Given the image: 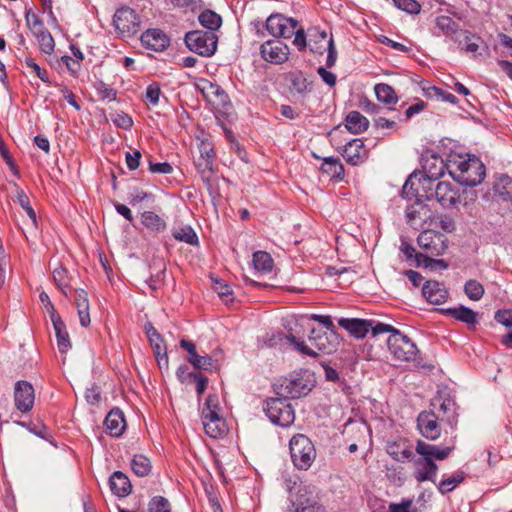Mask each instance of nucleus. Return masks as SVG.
Segmentation results:
<instances>
[{"label": "nucleus", "mask_w": 512, "mask_h": 512, "mask_svg": "<svg viewBox=\"0 0 512 512\" xmlns=\"http://www.w3.org/2000/svg\"><path fill=\"white\" fill-rule=\"evenodd\" d=\"M454 450L453 446L440 447L423 440L416 442L415 451L420 456L413 461L414 478L417 482H436L438 465L434 460H445Z\"/></svg>", "instance_id": "obj_1"}, {"label": "nucleus", "mask_w": 512, "mask_h": 512, "mask_svg": "<svg viewBox=\"0 0 512 512\" xmlns=\"http://www.w3.org/2000/svg\"><path fill=\"white\" fill-rule=\"evenodd\" d=\"M448 172L458 183L472 187L483 181L485 166L474 155H456L448 161Z\"/></svg>", "instance_id": "obj_2"}, {"label": "nucleus", "mask_w": 512, "mask_h": 512, "mask_svg": "<svg viewBox=\"0 0 512 512\" xmlns=\"http://www.w3.org/2000/svg\"><path fill=\"white\" fill-rule=\"evenodd\" d=\"M436 200L443 208H453L460 201V191L449 181L433 183L429 179L422 180V189L415 188L411 199Z\"/></svg>", "instance_id": "obj_3"}, {"label": "nucleus", "mask_w": 512, "mask_h": 512, "mask_svg": "<svg viewBox=\"0 0 512 512\" xmlns=\"http://www.w3.org/2000/svg\"><path fill=\"white\" fill-rule=\"evenodd\" d=\"M423 173L414 172L409 176L402 188V196L406 199H411V194L414 193L415 188L422 189V180L429 179L435 183L441 176L444 175L445 169L448 170V163L434 154L427 155L423 161Z\"/></svg>", "instance_id": "obj_4"}, {"label": "nucleus", "mask_w": 512, "mask_h": 512, "mask_svg": "<svg viewBox=\"0 0 512 512\" xmlns=\"http://www.w3.org/2000/svg\"><path fill=\"white\" fill-rule=\"evenodd\" d=\"M287 340L300 353L311 357H316L319 354H330L336 349L338 344L336 335L329 336L327 332L316 329L311 330V335L308 338L309 345L292 334L287 335Z\"/></svg>", "instance_id": "obj_5"}, {"label": "nucleus", "mask_w": 512, "mask_h": 512, "mask_svg": "<svg viewBox=\"0 0 512 512\" xmlns=\"http://www.w3.org/2000/svg\"><path fill=\"white\" fill-rule=\"evenodd\" d=\"M201 417L203 428L209 437L216 439L225 435L227 426L221 415V407L217 395H208L201 411Z\"/></svg>", "instance_id": "obj_6"}, {"label": "nucleus", "mask_w": 512, "mask_h": 512, "mask_svg": "<svg viewBox=\"0 0 512 512\" xmlns=\"http://www.w3.org/2000/svg\"><path fill=\"white\" fill-rule=\"evenodd\" d=\"M289 449L295 467L307 470L312 466L316 458V450L307 436L303 434L293 436L289 443Z\"/></svg>", "instance_id": "obj_7"}, {"label": "nucleus", "mask_w": 512, "mask_h": 512, "mask_svg": "<svg viewBox=\"0 0 512 512\" xmlns=\"http://www.w3.org/2000/svg\"><path fill=\"white\" fill-rule=\"evenodd\" d=\"M184 40L190 51L204 57L214 55L217 50L218 37L213 32L190 31L185 34Z\"/></svg>", "instance_id": "obj_8"}, {"label": "nucleus", "mask_w": 512, "mask_h": 512, "mask_svg": "<svg viewBox=\"0 0 512 512\" xmlns=\"http://www.w3.org/2000/svg\"><path fill=\"white\" fill-rule=\"evenodd\" d=\"M264 411L272 423L281 427H289L295 420L294 409L286 399H269Z\"/></svg>", "instance_id": "obj_9"}, {"label": "nucleus", "mask_w": 512, "mask_h": 512, "mask_svg": "<svg viewBox=\"0 0 512 512\" xmlns=\"http://www.w3.org/2000/svg\"><path fill=\"white\" fill-rule=\"evenodd\" d=\"M387 345L390 353L399 361L410 362L416 359V345L399 330L389 336Z\"/></svg>", "instance_id": "obj_10"}, {"label": "nucleus", "mask_w": 512, "mask_h": 512, "mask_svg": "<svg viewBox=\"0 0 512 512\" xmlns=\"http://www.w3.org/2000/svg\"><path fill=\"white\" fill-rule=\"evenodd\" d=\"M113 24L118 34L131 37L139 31L141 20L134 9L123 6L116 10Z\"/></svg>", "instance_id": "obj_11"}, {"label": "nucleus", "mask_w": 512, "mask_h": 512, "mask_svg": "<svg viewBox=\"0 0 512 512\" xmlns=\"http://www.w3.org/2000/svg\"><path fill=\"white\" fill-rule=\"evenodd\" d=\"M417 243L421 249L429 256H441L448 248L447 237L435 230H425L417 238Z\"/></svg>", "instance_id": "obj_12"}, {"label": "nucleus", "mask_w": 512, "mask_h": 512, "mask_svg": "<svg viewBox=\"0 0 512 512\" xmlns=\"http://www.w3.org/2000/svg\"><path fill=\"white\" fill-rule=\"evenodd\" d=\"M439 416L433 411H423L417 417L419 433L430 441L437 440L441 435Z\"/></svg>", "instance_id": "obj_13"}, {"label": "nucleus", "mask_w": 512, "mask_h": 512, "mask_svg": "<svg viewBox=\"0 0 512 512\" xmlns=\"http://www.w3.org/2000/svg\"><path fill=\"white\" fill-rule=\"evenodd\" d=\"M297 24V21L293 18H286L276 14L268 17L266 28L275 37L290 38L294 35Z\"/></svg>", "instance_id": "obj_14"}, {"label": "nucleus", "mask_w": 512, "mask_h": 512, "mask_svg": "<svg viewBox=\"0 0 512 512\" xmlns=\"http://www.w3.org/2000/svg\"><path fill=\"white\" fill-rule=\"evenodd\" d=\"M200 158L198 159L196 166L201 173L202 180L206 185H211V176L213 173V162L215 158L214 150L212 145L207 141H202L200 146Z\"/></svg>", "instance_id": "obj_15"}, {"label": "nucleus", "mask_w": 512, "mask_h": 512, "mask_svg": "<svg viewBox=\"0 0 512 512\" xmlns=\"http://www.w3.org/2000/svg\"><path fill=\"white\" fill-rule=\"evenodd\" d=\"M264 60L273 64H282L288 59L289 48L279 40H268L261 45Z\"/></svg>", "instance_id": "obj_16"}, {"label": "nucleus", "mask_w": 512, "mask_h": 512, "mask_svg": "<svg viewBox=\"0 0 512 512\" xmlns=\"http://www.w3.org/2000/svg\"><path fill=\"white\" fill-rule=\"evenodd\" d=\"M35 396L33 386L27 381H18L14 389V401L17 410L22 413L29 412L34 404Z\"/></svg>", "instance_id": "obj_17"}, {"label": "nucleus", "mask_w": 512, "mask_h": 512, "mask_svg": "<svg viewBox=\"0 0 512 512\" xmlns=\"http://www.w3.org/2000/svg\"><path fill=\"white\" fill-rule=\"evenodd\" d=\"M311 390L308 381L301 375L285 379L281 384L280 394L285 398H300Z\"/></svg>", "instance_id": "obj_18"}, {"label": "nucleus", "mask_w": 512, "mask_h": 512, "mask_svg": "<svg viewBox=\"0 0 512 512\" xmlns=\"http://www.w3.org/2000/svg\"><path fill=\"white\" fill-rule=\"evenodd\" d=\"M142 45L150 50L164 51L170 43L168 36L160 29H148L141 35Z\"/></svg>", "instance_id": "obj_19"}, {"label": "nucleus", "mask_w": 512, "mask_h": 512, "mask_svg": "<svg viewBox=\"0 0 512 512\" xmlns=\"http://www.w3.org/2000/svg\"><path fill=\"white\" fill-rule=\"evenodd\" d=\"M422 293L427 301L434 305L445 303L449 296L444 284L438 281H427L423 286Z\"/></svg>", "instance_id": "obj_20"}, {"label": "nucleus", "mask_w": 512, "mask_h": 512, "mask_svg": "<svg viewBox=\"0 0 512 512\" xmlns=\"http://www.w3.org/2000/svg\"><path fill=\"white\" fill-rule=\"evenodd\" d=\"M52 324L57 338V347L60 353L64 354L71 348L69 334L64 322L58 313H52Z\"/></svg>", "instance_id": "obj_21"}, {"label": "nucleus", "mask_w": 512, "mask_h": 512, "mask_svg": "<svg viewBox=\"0 0 512 512\" xmlns=\"http://www.w3.org/2000/svg\"><path fill=\"white\" fill-rule=\"evenodd\" d=\"M338 323L356 338H364L371 327V321L357 318H341Z\"/></svg>", "instance_id": "obj_22"}, {"label": "nucleus", "mask_w": 512, "mask_h": 512, "mask_svg": "<svg viewBox=\"0 0 512 512\" xmlns=\"http://www.w3.org/2000/svg\"><path fill=\"white\" fill-rule=\"evenodd\" d=\"M343 157L352 165L362 163L365 158V150L362 140L354 139L348 142L344 147Z\"/></svg>", "instance_id": "obj_23"}, {"label": "nucleus", "mask_w": 512, "mask_h": 512, "mask_svg": "<svg viewBox=\"0 0 512 512\" xmlns=\"http://www.w3.org/2000/svg\"><path fill=\"white\" fill-rule=\"evenodd\" d=\"M494 196L497 201L512 203V178L508 175H500L493 185Z\"/></svg>", "instance_id": "obj_24"}, {"label": "nucleus", "mask_w": 512, "mask_h": 512, "mask_svg": "<svg viewBox=\"0 0 512 512\" xmlns=\"http://www.w3.org/2000/svg\"><path fill=\"white\" fill-rule=\"evenodd\" d=\"M110 489L118 497H125L131 493L132 485L129 478L121 471L114 472L109 479Z\"/></svg>", "instance_id": "obj_25"}, {"label": "nucleus", "mask_w": 512, "mask_h": 512, "mask_svg": "<svg viewBox=\"0 0 512 512\" xmlns=\"http://www.w3.org/2000/svg\"><path fill=\"white\" fill-rule=\"evenodd\" d=\"M104 425L111 436H120L125 428L123 413L118 409L111 410L105 418Z\"/></svg>", "instance_id": "obj_26"}, {"label": "nucleus", "mask_w": 512, "mask_h": 512, "mask_svg": "<svg viewBox=\"0 0 512 512\" xmlns=\"http://www.w3.org/2000/svg\"><path fill=\"white\" fill-rule=\"evenodd\" d=\"M445 313L455 320L461 321L467 325H475L478 322V314L472 309L463 305L448 308L445 310Z\"/></svg>", "instance_id": "obj_27"}, {"label": "nucleus", "mask_w": 512, "mask_h": 512, "mask_svg": "<svg viewBox=\"0 0 512 512\" xmlns=\"http://www.w3.org/2000/svg\"><path fill=\"white\" fill-rule=\"evenodd\" d=\"M368 119L358 111L350 112L345 119V127L353 134H360L367 130Z\"/></svg>", "instance_id": "obj_28"}, {"label": "nucleus", "mask_w": 512, "mask_h": 512, "mask_svg": "<svg viewBox=\"0 0 512 512\" xmlns=\"http://www.w3.org/2000/svg\"><path fill=\"white\" fill-rule=\"evenodd\" d=\"M75 303L78 309L80 324L87 327L90 324L88 294L83 289L76 290Z\"/></svg>", "instance_id": "obj_29"}, {"label": "nucleus", "mask_w": 512, "mask_h": 512, "mask_svg": "<svg viewBox=\"0 0 512 512\" xmlns=\"http://www.w3.org/2000/svg\"><path fill=\"white\" fill-rule=\"evenodd\" d=\"M421 202L422 200L416 199V203L406 208V219L411 226L419 225L420 221H422L424 217L427 216L428 209L426 205L422 204Z\"/></svg>", "instance_id": "obj_30"}, {"label": "nucleus", "mask_w": 512, "mask_h": 512, "mask_svg": "<svg viewBox=\"0 0 512 512\" xmlns=\"http://www.w3.org/2000/svg\"><path fill=\"white\" fill-rule=\"evenodd\" d=\"M387 453L396 461L405 462L413 457L411 449L405 441L393 442L388 444Z\"/></svg>", "instance_id": "obj_31"}, {"label": "nucleus", "mask_w": 512, "mask_h": 512, "mask_svg": "<svg viewBox=\"0 0 512 512\" xmlns=\"http://www.w3.org/2000/svg\"><path fill=\"white\" fill-rule=\"evenodd\" d=\"M374 91L378 101L391 105L396 104L398 102V96L395 90L388 84L379 83L374 87Z\"/></svg>", "instance_id": "obj_32"}, {"label": "nucleus", "mask_w": 512, "mask_h": 512, "mask_svg": "<svg viewBox=\"0 0 512 512\" xmlns=\"http://www.w3.org/2000/svg\"><path fill=\"white\" fill-rule=\"evenodd\" d=\"M141 223L148 229L161 232L166 229L165 221L153 211H145L141 215Z\"/></svg>", "instance_id": "obj_33"}, {"label": "nucleus", "mask_w": 512, "mask_h": 512, "mask_svg": "<svg viewBox=\"0 0 512 512\" xmlns=\"http://www.w3.org/2000/svg\"><path fill=\"white\" fill-rule=\"evenodd\" d=\"M198 20L203 27L213 33L218 30L222 24L221 16L212 10H205L200 13Z\"/></svg>", "instance_id": "obj_34"}, {"label": "nucleus", "mask_w": 512, "mask_h": 512, "mask_svg": "<svg viewBox=\"0 0 512 512\" xmlns=\"http://www.w3.org/2000/svg\"><path fill=\"white\" fill-rule=\"evenodd\" d=\"M172 235L178 241L184 242L192 246L198 245V236L194 229L190 226H182L175 228L172 231Z\"/></svg>", "instance_id": "obj_35"}, {"label": "nucleus", "mask_w": 512, "mask_h": 512, "mask_svg": "<svg viewBox=\"0 0 512 512\" xmlns=\"http://www.w3.org/2000/svg\"><path fill=\"white\" fill-rule=\"evenodd\" d=\"M464 43L462 46V49L465 50L467 53L472 54L474 57L477 55H481L479 52L481 46L483 45V40L471 33L470 31H464Z\"/></svg>", "instance_id": "obj_36"}, {"label": "nucleus", "mask_w": 512, "mask_h": 512, "mask_svg": "<svg viewBox=\"0 0 512 512\" xmlns=\"http://www.w3.org/2000/svg\"><path fill=\"white\" fill-rule=\"evenodd\" d=\"M323 173L328 174L331 177L342 178L344 175L343 165L340 163L338 158L327 157L323 160L321 165Z\"/></svg>", "instance_id": "obj_37"}, {"label": "nucleus", "mask_w": 512, "mask_h": 512, "mask_svg": "<svg viewBox=\"0 0 512 512\" xmlns=\"http://www.w3.org/2000/svg\"><path fill=\"white\" fill-rule=\"evenodd\" d=\"M132 471L139 477H145L151 472V462L150 460L142 455H135L131 461Z\"/></svg>", "instance_id": "obj_38"}, {"label": "nucleus", "mask_w": 512, "mask_h": 512, "mask_svg": "<svg viewBox=\"0 0 512 512\" xmlns=\"http://www.w3.org/2000/svg\"><path fill=\"white\" fill-rule=\"evenodd\" d=\"M253 265L257 271L270 272L273 267V260L267 252L257 251L253 254Z\"/></svg>", "instance_id": "obj_39"}, {"label": "nucleus", "mask_w": 512, "mask_h": 512, "mask_svg": "<svg viewBox=\"0 0 512 512\" xmlns=\"http://www.w3.org/2000/svg\"><path fill=\"white\" fill-rule=\"evenodd\" d=\"M400 250L405 255L406 259L409 260L415 258L417 265L424 264L425 266H428L433 261L427 255L416 253L415 248L406 242H402Z\"/></svg>", "instance_id": "obj_40"}, {"label": "nucleus", "mask_w": 512, "mask_h": 512, "mask_svg": "<svg viewBox=\"0 0 512 512\" xmlns=\"http://www.w3.org/2000/svg\"><path fill=\"white\" fill-rule=\"evenodd\" d=\"M436 26L444 33V35L451 37L453 40L454 34L459 30L458 24L448 16L437 17Z\"/></svg>", "instance_id": "obj_41"}, {"label": "nucleus", "mask_w": 512, "mask_h": 512, "mask_svg": "<svg viewBox=\"0 0 512 512\" xmlns=\"http://www.w3.org/2000/svg\"><path fill=\"white\" fill-rule=\"evenodd\" d=\"M145 331L151 343L155 355H160L166 348L162 345V338L152 324L145 325Z\"/></svg>", "instance_id": "obj_42"}, {"label": "nucleus", "mask_w": 512, "mask_h": 512, "mask_svg": "<svg viewBox=\"0 0 512 512\" xmlns=\"http://www.w3.org/2000/svg\"><path fill=\"white\" fill-rule=\"evenodd\" d=\"M464 478L463 472H456L452 476L442 480L438 485V490L442 494L451 492L464 480Z\"/></svg>", "instance_id": "obj_43"}, {"label": "nucleus", "mask_w": 512, "mask_h": 512, "mask_svg": "<svg viewBox=\"0 0 512 512\" xmlns=\"http://www.w3.org/2000/svg\"><path fill=\"white\" fill-rule=\"evenodd\" d=\"M432 406H438L439 411H441L443 414H450L448 416V421L452 423L451 418L454 419L455 414V403L453 400H451L450 398H442L441 396H437L433 399Z\"/></svg>", "instance_id": "obj_44"}, {"label": "nucleus", "mask_w": 512, "mask_h": 512, "mask_svg": "<svg viewBox=\"0 0 512 512\" xmlns=\"http://www.w3.org/2000/svg\"><path fill=\"white\" fill-rule=\"evenodd\" d=\"M466 296L472 301H479L484 295V287L477 280H469L464 285Z\"/></svg>", "instance_id": "obj_45"}, {"label": "nucleus", "mask_w": 512, "mask_h": 512, "mask_svg": "<svg viewBox=\"0 0 512 512\" xmlns=\"http://www.w3.org/2000/svg\"><path fill=\"white\" fill-rule=\"evenodd\" d=\"M53 279L58 288L62 291L64 295L68 294L70 290L69 278L67 275V270L63 267H58L53 270Z\"/></svg>", "instance_id": "obj_46"}, {"label": "nucleus", "mask_w": 512, "mask_h": 512, "mask_svg": "<svg viewBox=\"0 0 512 512\" xmlns=\"http://www.w3.org/2000/svg\"><path fill=\"white\" fill-rule=\"evenodd\" d=\"M300 492L301 490H299V497L296 503V512H323L320 505H318L313 499H303L304 494H300Z\"/></svg>", "instance_id": "obj_47"}, {"label": "nucleus", "mask_w": 512, "mask_h": 512, "mask_svg": "<svg viewBox=\"0 0 512 512\" xmlns=\"http://www.w3.org/2000/svg\"><path fill=\"white\" fill-rule=\"evenodd\" d=\"M203 92L207 98L210 100H217L219 103H224L227 99V94L224 92V90L211 82H207L206 85L203 87Z\"/></svg>", "instance_id": "obj_48"}, {"label": "nucleus", "mask_w": 512, "mask_h": 512, "mask_svg": "<svg viewBox=\"0 0 512 512\" xmlns=\"http://www.w3.org/2000/svg\"><path fill=\"white\" fill-rule=\"evenodd\" d=\"M17 201L23 210L26 212L28 218L30 219L31 225L36 227V213L32 206L30 205V201L25 192L21 189L17 190Z\"/></svg>", "instance_id": "obj_49"}, {"label": "nucleus", "mask_w": 512, "mask_h": 512, "mask_svg": "<svg viewBox=\"0 0 512 512\" xmlns=\"http://www.w3.org/2000/svg\"><path fill=\"white\" fill-rule=\"evenodd\" d=\"M198 361L194 360L191 364L196 369H204V370H216L219 368V361L218 359H214L213 356H201L198 355Z\"/></svg>", "instance_id": "obj_50"}, {"label": "nucleus", "mask_w": 512, "mask_h": 512, "mask_svg": "<svg viewBox=\"0 0 512 512\" xmlns=\"http://www.w3.org/2000/svg\"><path fill=\"white\" fill-rule=\"evenodd\" d=\"M148 512H171L170 503L162 496H155L149 501Z\"/></svg>", "instance_id": "obj_51"}, {"label": "nucleus", "mask_w": 512, "mask_h": 512, "mask_svg": "<svg viewBox=\"0 0 512 512\" xmlns=\"http://www.w3.org/2000/svg\"><path fill=\"white\" fill-rule=\"evenodd\" d=\"M394 5L410 14H418L421 10V5L416 0H393Z\"/></svg>", "instance_id": "obj_52"}, {"label": "nucleus", "mask_w": 512, "mask_h": 512, "mask_svg": "<svg viewBox=\"0 0 512 512\" xmlns=\"http://www.w3.org/2000/svg\"><path fill=\"white\" fill-rule=\"evenodd\" d=\"M37 42L39 44L40 50L43 53L50 55L54 52L55 42L49 31L39 37Z\"/></svg>", "instance_id": "obj_53"}, {"label": "nucleus", "mask_w": 512, "mask_h": 512, "mask_svg": "<svg viewBox=\"0 0 512 512\" xmlns=\"http://www.w3.org/2000/svg\"><path fill=\"white\" fill-rule=\"evenodd\" d=\"M111 120L116 126L123 128L125 130L130 129L133 125L132 118L128 114L123 112H118L111 115Z\"/></svg>", "instance_id": "obj_54"}, {"label": "nucleus", "mask_w": 512, "mask_h": 512, "mask_svg": "<svg viewBox=\"0 0 512 512\" xmlns=\"http://www.w3.org/2000/svg\"><path fill=\"white\" fill-rule=\"evenodd\" d=\"M427 94L430 97L441 98L445 102H449V103H452V104L457 103V98L452 93L446 92V91H444V90H442L440 88H437V87H430V88H428L427 89Z\"/></svg>", "instance_id": "obj_55"}, {"label": "nucleus", "mask_w": 512, "mask_h": 512, "mask_svg": "<svg viewBox=\"0 0 512 512\" xmlns=\"http://www.w3.org/2000/svg\"><path fill=\"white\" fill-rule=\"evenodd\" d=\"M161 96V89L160 86L157 83H152L146 88V100L149 102V104L156 106L159 104Z\"/></svg>", "instance_id": "obj_56"}, {"label": "nucleus", "mask_w": 512, "mask_h": 512, "mask_svg": "<svg viewBox=\"0 0 512 512\" xmlns=\"http://www.w3.org/2000/svg\"><path fill=\"white\" fill-rule=\"evenodd\" d=\"M214 289L218 295L225 301L231 300L232 290L230 286L222 279L214 280Z\"/></svg>", "instance_id": "obj_57"}, {"label": "nucleus", "mask_w": 512, "mask_h": 512, "mask_svg": "<svg viewBox=\"0 0 512 512\" xmlns=\"http://www.w3.org/2000/svg\"><path fill=\"white\" fill-rule=\"evenodd\" d=\"M98 94L103 99L115 100L116 99V90L106 85L103 82H100L97 86Z\"/></svg>", "instance_id": "obj_58"}, {"label": "nucleus", "mask_w": 512, "mask_h": 512, "mask_svg": "<svg viewBox=\"0 0 512 512\" xmlns=\"http://www.w3.org/2000/svg\"><path fill=\"white\" fill-rule=\"evenodd\" d=\"M149 170L152 173L170 174L173 171V167L168 162L153 163L150 161Z\"/></svg>", "instance_id": "obj_59"}, {"label": "nucleus", "mask_w": 512, "mask_h": 512, "mask_svg": "<svg viewBox=\"0 0 512 512\" xmlns=\"http://www.w3.org/2000/svg\"><path fill=\"white\" fill-rule=\"evenodd\" d=\"M495 320L506 327H512V310L497 311Z\"/></svg>", "instance_id": "obj_60"}, {"label": "nucleus", "mask_w": 512, "mask_h": 512, "mask_svg": "<svg viewBox=\"0 0 512 512\" xmlns=\"http://www.w3.org/2000/svg\"><path fill=\"white\" fill-rule=\"evenodd\" d=\"M180 345L183 349H185L188 352L189 363H192L194 360L199 362L198 354H197L196 347H195L194 343H192L191 341L182 339L180 341Z\"/></svg>", "instance_id": "obj_61"}, {"label": "nucleus", "mask_w": 512, "mask_h": 512, "mask_svg": "<svg viewBox=\"0 0 512 512\" xmlns=\"http://www.w3.org/2000/svg\"><path fill=\"white\" fill-rule=\"evenodd\" d=\"M190 376H193V379L195 380V389H196V392L198 395H201L206 387H207V383H208V379L207 377L203 376L202 374H197V373H189Z\"/></svg>", "instance_id": "obj_62"}, {"label": "nucleus", "mask_w": 512, "mask_h": 512, "mask_svg": "<svg viewBox=\"0 0 512 512\" xmlns=\"http://www.w3.org/2000/svg\"><path fill=\"white\" fill-rule=\"evenodd\" d=\"M141 153L134 151L133 153H126V164L130 170H136L139 167Z\"/></svg>", "instance_id": "obj_63"}, {"label": "nucleus", "mask_w": 512, "mask_h": 512, "mask_svg": "<svg viewBox=\"0 0 512 512\" xmlns=\"http://www.w3.org/2000/svg\"><path fill=\"white\" fill-rule=\"evenodd\" d=\"M319 76L328 86L333 87L336 84V75L324 67H319L317 70Z\"/></svg>", "instance_id": "obj_64"}]
</instances>
